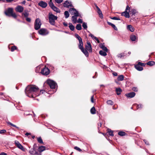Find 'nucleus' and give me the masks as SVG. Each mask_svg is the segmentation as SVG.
<instances>
[{
    "mask_svg": "<svg viewBox=\"0 0 155 155\" xmlns=\"http://www.w3.org/2000/svg\"><path fill=\"white\" fill-rule=\"evenodd\" d=\"M45 92V91L43 90H41L40 91L39 88L33 85L28 86L25 90L26 95L32 98L35 97Z\"/></svg>",
    "mask_w": 155,
    "mask_h": 155,
    "instance_id": "obj_1",
    "label": "nucleus"
},
{
    "mask_svg": "<svg viewBox=\"0 0 155 155\" xmlns=\"http://www.w3.org/2000/svg\"><path fill=\"white\" fill-rule=\"evenodd\" d=\"M57 17L50 13L49 15V22L51 24L54 25L55 23V20H57Z\"/></svg>",
    "mask_w": 155,
    "mask_h": 155,
    "instance_id": "obj_2",
    "label": "nucleus"
},
{
    "mask_svg": "<svg viewBox=\"0 0 155 155\" xmlns=\"http://www.w3.org/2000/svg\"><path fill=\"white\" fill-rule=\"evenodd\" d=\"M41 25L40 20L39 18H37L35 21L34 24V28L36 30H38L41 27Z\"/></svg>",
    "mask_w": 155,
    "mask_h": 155,
    "instance_id": "obj_3",
    "label": "nucleus"
},
{
    "mask_svg": "<svg viewBox=\"0 0 155 155\" xmlns=\"http://www.w3.org/2000/svg\"><path fill=\"white\" fill-rule=\"evenodd\" d=\"M47 82L50 87L52 89H55L56 85H57L55 82L50 79L48 80L47 81Z\"/></svg>",
    "mask_w": 155,
    "mask_h": 155,
    "instance_id": "obj_4",
    "label": "nucleus"
},
{
    "mask_svg": "<svg viewBox=\"0 0 155 155\" xmlns=\"http://www.w3.org/2000/svg\"><path fill=\"white\" fill-rule=\"evenodd\" d=\"M63 6L64 7L69 8L73 7L71 1L66 0L63 3Z\"/></svg>",
    "mask_w": 155,
    "mask_h": 155,
    "instance_id": "obj_5",
    "label": "nucleus"
},
{
    "mask_svg": "<svg viewBox=\"0 0 155 155\" xmlns=\"http://www.w3.org/2000/svg\"><path fill=\"white\" fill-rule=\"evenodd\" d=\"M50 72V71L48 68L45 67L42 69L41 73L42 74L47 75H48Z\"/></svg>",
    "mask_w": 155,
    "mask_h": 155,
    "instance_id": "obj_6",
    "label": "nucleus"
},
{
    "mask_svg": "<svg viewBox=\"0 0 155 155\" xmlns=\"http://www.w3.org/2000/svg\"><path fill=\"white\" fill-rule=\"evenodd\" d=\"M69 12L72 15H76L79 14L78 12L76 9L73 7L71 8L69 10Z\"/></svg>",
    "mask_w": 155,
    "mask_h": 155,
    "instance_id": "obj_7",
    "label": "nucleus"
},
{
    "mask_svg": "<svg viewBox=\"0 0 155 155\" xmlns=\"http://www.w3.org/2000/svg\"><path fill=\"white\" fill-rule=\"evenodd\" d=\"M38 33L42 35H45L48 34V32L47 30L44 28H41L38 31Z\"/></svg>",
    "mask_w": 155,
    "mask_h": 155,
    "instance_id": "obj_8",
    "label": "nucleus"
},
{
    "mask_svg": "<svg viewBox=\"0 0 155 155\" xmlns=\"http://www.w3.org/2000/svg\"><path fill=\"white\" fill-rule=\"evenodd\" d=\"M74 35L75 38H76L79 41V44L78 46H81V45H83L82 39L77 34H75Z\"/></svg>",
    "mask_w": 155,
    "mask_h": 155,
    "instance_id": "obj_9",
    "label": "nucleus"
},
{
    "mask_svg": "<svg viewBox=\"0 0 155 155\" xmlns=\"http://www.w3.org/2000/svg\"><path fill=\"white\" fill-rule=\"evenodd\" d=\"M79 16L81 18V15L79 14L73 15L71 17V20L73 23H76L77 22V17Z\"/></svg>",
    "mask_w": 155,
    "mask_h": 155,
    "instance_id": "obj_10",
    "label": "nucleus"
},
{
    "mask_svg": "<svg viewBox=\"0 0 155 155\" xmlns=\"http://www.w3.org/2000/svg\"><path fill=\"white\" fill-rule=\"evenodd\" d=\"M85 48L87 51H89L90 52H92L91 45L89 42H87V45H85Z\"/></svg>",
    "mask_w": 155,
    "mask_h": 155,
    "instance_id": "obj_11",
    "label": "nucleus"
},
{
    "mask_svg": "<svg viewBox=\"0 0 155 155\" xmlns=\"http://www.w3.org/2000/svg\"><path fill=\"white\" fill-rule=\"evenodd\" d=\"M83 45H81V46H79L78 47L80 49L83 53L85 55L86 57H88L89 55V54L88 51L85 49H84L83 47Z\"/></svg>",
    "mask_w": 155,
    "mask_h": 155,
    "instance_id": "obj_12",
    "label": "nucleus"
},
{
    "mask_svg": "<svg viewBox=\"0 0 155 155\" xmlns=\"http://www.w3.org/2000/svg\"><path fill=\"white\" fill-rule=\"evenodd\" d=\"M15 144L16 146L19 149L23 151H25V149L23 147L18 141H15Z\"/></svg>",
    "mask_w": 155,
    "mask_h": 155,
    "instance_id": "obj_13",
    "label": "nucleus"
},
{
    "mask_svg": "<svg viewBox=\"0 0 155 155\" xmlns=\"http://www.w3.org/2000/svg\"><path fill=\"white\" fill-rule=\"evenodd\" d=\"M13 10L12 8H9L8 10L5 12V13L6 15L10 16L13 13Z\"/></svg>",
    "mask_w": 155,
    "mask_h": 155,
    "instance_id": "obj_14",
    "label": "nucleus"
},
{
    "mask_svg": "<svg viewBox=\"0 0 155 155\" xmlns=\"http://www.w3.org/2000/svg\"><path fill=\"white\" fill-rule=\"evenodd\" d=\"M24 10V8L22 6L18 5L15 8V10L18 12L21 13Z\"/></svg>",
    "mask_w": 155,
    "mask_h": 155,
    "instance_id": "obj_15",
    "label": "nucleus"
},
{
    "mask_svg": "<svg viewBox=\"0 0 155 155\" xmlns=\"http://www.w3.org/2000/svg\"><path fill=\"white\" fill-rule=\"evenodd\" d=\"M38 4L39 6L43 8H45L47 5V4L43 1H40Z\"/></svg>",
    "mask_w": 155,
    "mask_h": 155,
    "instance_id": "obj_16",
    "label": "nucleus"
},
{
    "mask_svg": "<svg viewBox=\"0 0 155 155\" xmlns=\"http://www.w3.org/2000/svg\"><path fill=\"white\" fill-rule=\"evenodd\" d=\"M135 93L134 92H132L129 93L125 94V96L127 97L132 98L135 95Z\"/></svg>",
    "mask_w": 155,
    "mask_h": 155,
    "instance_id": "obj_17",
    "label": "nucleus"
},
{
    "mask_svg": "<svg viewBox=\"0 0 155 155\" xmlns=\"http://www.w3.org/2000/svg\"><path fill=\"white\" fill-rule=\"evenodd\" d=\"M121 15L122 16H124L126 18H129V11L127 12V11H125L124 12L122 13Z\"/></svg>",
    "mask_w": 155,
    "mask_h": 155,
    "instance_id": "obj_18",
    "label": "nucleus"
},
{
    "mask_svg": "<svg viewBox=\"0 0 155 155\" xmlns=\"http://www.w3.org/2000/svg\"><path fill=\"white\" fill-rule=\"evenodd\" d=\"M135 68L139 71H141L143 69V68L138 64V63L135 66Z\"/></svg>",
    "mask_w": 155,
    "mask_h": 155,
    "instance_id": "obj_19",
    "label": "nucleus"
},
{
    "mask_svg": "<svg viewBox=\"0 0 155 155\" xmlns=\"http://www.w3.org/2000/svg\"><path fill=\"white\" fill-rule=\"evenodd\" d=\"M127 29L132 32L134 31L135 29L131 25H128L127 26Z\"/></svg>",
    "mask_w": 155,
    "mask_h": 155,
    "instance_id": "obj_20",
    "label": "nucleus"
},
{
    "mask_svg": "<svg viewBox=\"0 0 155 155\" xmlns=\"http://www.w3.org/2000/svg\"><path fill=\"white\" fill-rule=\"evenodd\" d=\"M46 147L45 146H41L39 147L38 150L39 152H41L45 150Z\"/></svg>",
    "mask_w": 155,
    "mask_h": 155,
    "instance_id": "obj_21",
    "label": "nucleus"
},
{
    "mask_svg": "<svg viewBox=\"0 0 155 155\" xmlns=\"http://www.w3.org/2000/svg\"><path fill=\"white\" fill-rule=\"evenodd\" d=\"M97 13L98 14L99 16L101 18H103V15L102 13V12L101 10V9L100 8L99 9H98L97 10Z\"/></svg>",
    "mask_w": 155,
    "mask_h": 155,
    "instance_id": "obj_22",
    "label": "nucleus"
},
{
    "mask_svg": "<svg viewBox=\"0 0 155 155\" xmlns=\"http://www.w3.org/2000/svg\"><path fill=\"white\" fill-rule=\"evenodd\" d=\"M122 91V90L121 89L120 87L116 88V94L117 95H119L120 94Z\"/></svg>",
    "mask_w": 155,
    "mask_h": 155,
    "instance_id": "obj_23",
    "label": "nucleus"
},
{
    "mask_svg": "<svg viewBox=\"0 0 155 155\" xmlns=\"http://www.w3.org/2000/svg\"><path fill=\"white\" fill-rule=\"evenodd\" d=\"M69 27L70 29L72 31H73L74 30L75 27L71 23H69Z\"/></svg>",
    "mask_w": 155,
    "mask_h": 155,
    "instance_id": "obj_24",
    "label": "nucleus"
},
{
    "mask_svg": "<svg viewBox=\"0 0 155 155\" xmlns=\"http://www.w3.org/2000/svg\"><path fill=\"white\" fill-rule=\"evenodd\" d=\"M29 152L31 154H33L35 153L36 154L38 153L37 152L35 151V149L34 148H31L29 150Z\"/></svg>",
    "mask_w": 155,
    "mask_h": 155,
    "instance_id": "obj_25",
    "label": "nucleus"
},
{
    "mask_svg": "<svg viewBox=\"0 0 155 155\" xmlns=\"http://www.w3.org/2000/svg\"><path fill=\"white\" fill-rule=\"evenodd\" d=\"M54 11L56 12L57 13H60V11L57 7L55 6L51 8Z\"/></svg>",
    "mask_w": 155,
    "mask_h": 155,
    "instance_id": "obj_26",
    "label": "nucleus"
},
{
    "mask_svg": "<svg viewBox=\"0 0 155 155\" xmlns=\"http://www.w3.org/2000/svg\"><path fill=\"white\" fill-rule=\"evenodd\" d=\"M130 38L132 41H135L137 39V37L134 35H132L130 36Z\"/></svg>",
    "mask_w": 155,
    "mask_h": 155,
    "instance_id": "obj_27",
    "label": "nucleus"
},
{
    "mask_svg": "<svg viewBox=\"0 0 155 155\" xmlns=\"http://www.w3.org/2000/svg\"><path fill=\"white\" fill-rule=\"evenodd\" d=\"M106 52L102 50H101L99 52V54L103 56H105L107 55V54L106 53Z\"/></svg>",
    "mask_w": 155,
    "mask_h": 155,
    "instance_id": "obj_28",
    "label": "nucleus"
},
{
    "mask_svg": "<svg viewBox=\"0 0 155 155\" xmlns=\"http://www.w3.org/2000/svg\"><path fill=\"white\" fill-rule=\"evenodd\" d=\"M91 113L92 114H96V109L94 107H93L91 109Z\"/></svg>",
    "mask_w": 155,
    "mask_h": 155,
    "instance_id": "obj_29",
    "label": "nucleus"
},
{
    "mask_svg": "<svg viewBox=\"0 0 155 155\" xmlns=\"http://www.w3.org/2000/svg\"><path fill=\"white\" fill-rule=\"evenodd\" d=\"M124 79V76L122 75H119L117 78V80L119 81H122Z\"/></svg>",
    "mask_w": 155,
    "mask_h": 155,
    "instance_id": "obj_30",
    "label": "nucleus"
},
{
    "mask_svg": "<svg viewBox=\"0 0 155 155\" xmlns=\"http://www.w3.org/2000/svg\"><path fill=\"white\" fill-rule=\"evenodd\" d=\"M118 134L121 136H123L126 135V134L124 131H120L118 133Z\"/></svg>",
    "mask_w": 155,
    "mask_h": 155,
    "instance_id": "obj_31",
    "label": "nucleus"
},
{
    "mask_svg": "<svg viewBox=\"0 0 155 155\" xmlns=\"http://www.w3.org/2000/svg\"><path fill=\"white\" fill-rule=\"evenodd\" d=\"M64 15L65 16V18H67L69 16L70 14L68 11H65L64 12Z\"/></svg>",
    "mask_w": 155,
    "mask_h": 155,
    "instance_id": "obj_32",
    "label": "nucleus"
},
{
    "mask_svg": "<svg viewBox=\"0 0 155 155\" xmlns=\"http://www.w3.org/2000/svg\"><path fill=\"white\" fill-rule=\"evenodd\" d=\"M76 28L78 30H80L81 29V26L80 24H78L76 25Z\"/></svg>",
    "mask_w": 155,
    "mask_h": 155,
    "instance_id": "obj_33",
    "label": "nucleus"
},
{
    "mask_svg": "<svg viewBox=\"0 0 155 155\" xmlns=\"http://www.w3.org/2000/svg\"><path fill=\"white\" fill-rule=\"evenodd\" d=\"M101 48L105 52H107L108 51V49L106 47H105L104 45H102L101 46Z\"/></svg>",
    "mask_w": 155,
    "mask_h": 155,
    "instance_id": "obj_34",
    "label": "nucleus"
},
{
    "mask_svg": "<svg viewBox=\"0 0 155 155\" xmlns=\"http://www.w3.org/2000/svg\"><path fill=\"white\" fill-rule=\"evenodd\" d=\"M82 26L83 28L85 29H87V23L85 22H83L82 23Z\"/></svg>",
    "mask_w": 155,
    "mask_h": 155,
    "instance_id": "obj_35",
    "label": "nucleus"
},
{
    "mask_svg": "<svg viewBox=\"0 0 155 155\" xmlns=\"http://www.w3.org/2000/svg\"><path fill=\"white\" fill-rule=\"evenodd\" d=\"M130 14H132V15H134L136 13L137 11L135 9H133L130 12Z\"/></svg>",
    "mask_w": 155,
    "mask_h": 155,
    "instance_id": "obj_36",
    "label": "nucleus"
},
{
    "mask_svg": "<svg viewBox=\"0 0 155 155\" xmlns=\"http://www.w3.org/2000/svg\"><path fill=\"white\" fill-rule=\"evenodd\" d=\"M37 141L38 142L40 143H43V142L41 137H39L37 138Z\"/></svg>",
    "mask_w": 155,
    "mask_h": 155,
    "instance_id": "obj_37",
    "label": "nucleus"
},
{
    "mask_svg": "<svg viewBox=\"0 0 155 155\" xmlns=\"http://www.w3.org/2000/svg\"><path fill=\"white\" fill-rule=\"evenodd\" d=\"M155 64V62L153 61H149L147 63V64L150 66H152Z\"/></svg>",
    "mask_w": 155,
    "mask_h": 155,
    "instance_id": "obj_38",
    "label": "nucleus"
},
{
    "mask_svg": "<svg viewBox=\"0 0 155 155\" xmlns=\"http://www.w3.org/2000/svg\"><path fill=\"white\" fill-rule=\"evenodd\" d=\"M108 132L110 135L112 136H114L113 132L110 129H108Z\"/></svg>",
    "mask_w": 155,
    "mask_h": 155,
    "instance_id": "obj_39",
    "label": "nucleus"
},
{
    "mask_svg": "<svg viewBox=\"0 0 155 155\" xmlns=\"http://www.w3.org/2000/svg\"><path fill=\"white\" fill-rule=\"evenodd\" d=\"M107 103L108 104L110 105H112L114 104L113 102L111 100L107 101Z\"/></svg>",
    "mask_w": 155,
    "mask_h": 155,
    "instance_id": "obj_40",
    "label": "nucleus"
},
{
    "mask_svg": "<svg viewBox=\"0 0 155 155\" xmlns=\"http://www.w3.org/2000/svg\"><path fill=\"white\" fill-rule=\"evenodd\" d=\"M49 5L51 8L54 6L53 3L52 2V0H50V2L49 3Z\"/></svg>",
    "mask_w": 155,
    "mask_h": 155,
    "instance_id": "obj_41",
    "label": "nucleus"
},
{
    "mask_svg": "<svg viewBox=\"0 0 155 155\" xmlns=\"http://www.w3.org/2000/svg\"><path fill=\"white\" fill-rule=\"evenodd\" d=\"M137 109H141L142 108V105L141 104H136Z\"/></svg>",
    "mask_w": 155,
    "mask_h": 155,
    "instance_id": "obj_42",
    "label": "nucleus"
},
{
    "mask_svg": "<svg viewBox=\"0 0 155 155\" xmlns=\"http://www.w3.org/2000/svg\"><path fill=\"white\" fill-rule=\"evenodd\" d=\"M110 18L114 20H120V19L119 18H117L116 17H110Z\"/></svg>",
    "mask_w": 155,
    "mask_h": 155,
    "instance_id": "obj_43",
    "label": "nucleus"
},
{
    "mask_svg": "<svg viewBox=\"0 0 155 155\" xmlns=\"http://www.w3.org/2000/svg\"><path fill=\"white\" fill-rule=\"evenodd\" d=\"M17 49V47L15 46H12L11 48V51H13Z\"/></svg>",
    "mask_w": 155,
    "mask_h": 155,
    "instance_id": "obj_44",
    "label": "nucleus"
},
{
    "mask_svg": "<svg viewBox=\"0 0 155 155\" xmlns=\"http://www.w3.org/2000/svg\"><path fill=\"white\" fill-rule=\"evenodd\" d=\"M74 149L80 152H81L82 151L81 150L80 148L79 147H78L76 146V147H74Z\"/></svg>",
    "mask_w": 155,
    "mask_h": 155,
    "instance_id": "obj_45",
    "label": "nucleus"
},
{
    "mask_svg": "<svg viewBox=\"0 0 155 155\" xmlns=\"http://www.w3.org/2000/svg\"><path fill=\"white\" fill-rule=\"evenodd\" d=\"M124 53H121L120 54H118L117 56H118V57H119V58H121L122 57H124Z\"/></svg>",
    "mask_w": 155,
    "mask_h": 155,
    "instance_id": "obj_46",
    "label": "nucleus"
},
{
    "mask_svg": "<svg viewBox=\"0 0 155 155\" xmlns=\"http://www.w3.org/2000/svg\"><path fill=\"white\" fill-rule=\"evenodd\" d=\"M8 124L13 127H16L17 128H18V127H17L15 125L13 124H12V123H11L10 122H9L8 123Z\"/></svg>",
    "mask_w": 155,
    "mask_h": 155,
    "instance_id": "obj_47",
    "label": "nucleus"
},
{
    "mask_svg": "<svg viewBox=\"0 0 155 155\" xmlns=\"http://www.w3.org/2000/svg\"><path fill=\"white\" fill-rule=\"evenodd\" d=\"M138 64H139L142 67V66H144L145 65V64L144 63H141V62H139L138 63Z\"/></svg>",
    "mask_w": 155,
    "mask_h": 155,
    "instance_id": "obj_48",
    "label": "nucleus"
},
{
    "mask_svg": "<svg viewBox=\"0 0 155 155\" xmlns=\"http://www.w3.org/2000/svg\"><path fill=\"white\" fill-rule=\"evenodd\" d=\"M6 132V130H0V134H3L5 133Z\"/></svg>",
    "mask_w": 155,
    "mask_h": 155,
    "instance_id": "obj_49",
    "label": "nucleus"
},
{
    "mask_svg": "<svg viewBox=\"0 0 155 155\" xmlns=\"http://www.w3.org/2000/svg\"><path fill=\"white\" fill-rule=\"evenodd\" d=\"M77 22L81 23H83V21L81 19L79 18L78 20H77Z\"/></svg>",
    "mask_w": 155,
    "mask_h": 155,
    "instance_id": "obj_50",
    "label": "nucleus"
},
{
    "mask_svg": "<svg viewBox=\"0 0 155 155\" xmlns=\"http://www.w3.org/2000/svg\"><path fill=\"white\" fill-rule=\"evenodd\" d=\"M11 16H12V17H14L15 18H16V17H17V16H16V14L15 13H12L11 15Z\"/></svg>",
    "mask_w": 155,
    "mask_h": 155,
    "instance_id": "obj_51",
    "label": "nucleus"
},
{
    "mask_svg": "<svg viewBox=\"0 0 155 155\" xmlns=\"http://www.w3.org/2000/svg\"><path fill=\"white\" fill-rule=\"evenodd\" d=\"M63 0H55V1L58 3H60L62 2Z\"/></svg>",
    "mask_w": 155,
    "mask_h": 155,
    "instance_id": "obj_52",
    "label": "nucleus"
},
{
    "mask_svg": "<svg viewBox=\"0 0 155 155\" xmlns=\"http://www.w3.org/2000/svg\"><path fill=\"white\" fill-rule=\"evenodd\" d=\"M132 90L133 91L136 92L137 91V89L135 87H134L132 88Z\"/></svg>",
    "mask_w": 155,
    "mask_h": 155,
    "instance_id": "obj_53",
    "label": "nucleus"
},
{
    "mask_svg": "<svg viewBox=\"0 0 155 155\" xmlns=\"http://www.w3.org/2000/svg\"><path fill=\"white\" fill-rule=\"evenodd\" d=\"M115 30H116V31H117V27L115 26V25H114V24L112 26V27Z\"/></svg>",
    "mask_w": 155,
    "mask_h": 155,
    "instance_id": "obj_54",
    "label": "nucleus"
},
{
    "mask_svg": "<svg viewBox=\"0 0 155 155\" xmlns=\"http://www.w3.org/2000/svg\"><path fill=\"white\" fill-rule=\"evenodd\" d=\"M89 35V36H91L93 39H94V37H95V36H94L92 34L90 33Z\"/></svg>",
    "mask_w": 155,
    "mask_h": 155,
    "instance_id": "obj_55",
    "label": "nucleus"
},
{
    "mask_svg": "<svg viewBox=\"0 0 155 155\" xmlns=\"http://www.w3.org/2000/svg\"><path fill=\"white\" fill-rule=\"evenodd\" d=\"M91 101L92 103H94V95H93L91 97Z\"/></svg>",
    "mask_w": 155,
    "mask_h": 155,
    "instance_id": "obj_56",
    "label": "nucleus"
},
{
    "mask_svg": "<svg viewBox=\"0 0 155 155\" xmlns=\"http://www.w3.org/2000/svg\"><path fill=\"white\" fill-rule=\"evenodd\" d=\"M143 141L145 142V143L147 145H149V142L146 140H144Z\"/></svg>",
    "mask_w": 155,
    "mask_h": 155,
    "instance_id": "obj_57",
    "label": "nucleus"
},
{
    "mask_svg": "<svg viewBox=\"0 0 155 155\" xmlns=\"http://www.w3.org/2000/svg\"><path fill=\"white\" fill-rule=\"evenodd\" d=\"M26 20L29 22H30L31 21V19L27 17L26 18Z\"/></svg>",
    "mask_w": 155,
    "mask_h": 155,
    "instance_id": "obj_58",
    "label": "nucleus"
},
{
    "mask_svg": "<svg viewBox=\"0 0 155 155\" xmlns=\"http://www.w3.org/2000/svg\"><path fill=\"white\" fill-rule=\"evenodd\" d=\"M107 23L108 25H110L112 27V26L114 25V24H113L109 21H107Z\"/></svg>",
    "mask_w": 155,
    "mask_h": 155,
    "instance_id": "obj_59",
    "label": "nucleus"
},
{
    "mask_svg": "<svg viewBox=\"0 0 155 155\" xmlns=\"http://www.w3.org/2000/svg\"><path fill=\"white\" fill-rule=\"evenodd\" d=\"M107 23L108 25H110L112 27V26L114 25V24H113L109 21H107Z\"/></svg>",
    "mask_w": 155,
    "mask_h": 155,
    "instance_id": "obj_60",
    "label": "nucleus"
},
{
    "mask_svg": "<svg viewBox=\"0 0 155 155\" xmlns=\"http://www.w3.org/2000/svg\"><path fill=\"white\" fill-rule=\"evenodd\" d=\"M102 125V123L101 122H100L98 124V129L99 128H100L101 127Z\"/></svg>",
    "mask_w": 155,
    "mask_h": 155,
    "instance_id": "obj_61",
    "label": "nucleus"
},
{
    "mask_svg": "<svg viewBox=\"0 0 155 155\" xmlns=\"http://www.w3.org/2000/svg\"><path fill=\"white\" fill-rule=\"evenodd\" d=\"M130 8L129 7V6L128 5H127L126 6V8L125 9V11H127V10H130Z\"/></svg>",
    "mask_w": 155,
    "mask_h": 155,
    "instance_id": "obj_62",
    "label": "nucleus"
},
{
    "mask_svg": "<svg viewBox=\"0 0 155 155\" xmlns=\"http://www.w3.org/2000/svg\"><path fill=\"white\" fill-rule=\"evenodd\" d=\"M113 74L114 76H117V73L115 72H113Z\"/></svg>",
    "mask_w": 155,
    "mask_h": 155,
    "instance_id": "obj_63",
    "label": "nucleus"
},
{
    "mask_svg": "<svg viewBox=\"0 0 155 155\" xmlns=\"http://www.w3.org/2000/svg\"><path fill=\"white\" fill-rule=\"evenodd\" d=\"M0 155H7L6 153L2 152V153H0Z\"/></svg>",
    "mask_w": 155,
    "mask_h": 155,
    "instance_id": "obj_64",
    "label": "nucleus"
}]
</instances>
